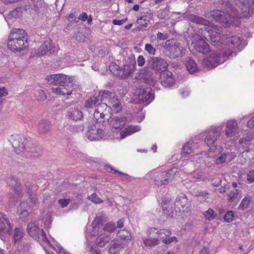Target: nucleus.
<instances>
[{"mask_svg": "<svg viewBox=\"0 0 254 254\" xmlns=\"http://www.w3.org/2000/svg\"><path fill=\"white\" fill-rule=\"evenodd\" d=\"M55 47L51 43V41H45L43 44L40 47L37 55L38 56H43L47 53H49L50 54H53L55 52Z\"/></svg>", "mask_w": 254, "mask_h": 254, "instance_id": "b1692460", "label": "nucleus"}, {"mask_svg": "<svg viewBox=\"0 0 254 254\" xmlns=\"http://www.w3.org/2000/svg\"><path fill=\"white\" fill-rule=\"evenodd\" d=\"M144 49L146 51L152 55H155L156 52V49L150 44H145Z\"/></svg>", "mask_w": 254, "mask_h": 254, "instance_id": "13d9d810", "label": "nucleus"}, {"mask_svg": "<svg viewBox=\"0 0 254 254\" xmlns=\"http://www.w3.org/2000/svg\"><path fill=\"white\" fill-rule=\"evenodd\" d=\"M186 67L190 74H194L198 71V68L194 61L191 58L188 59L186 62Z\"/></svg>", "mask_w": 254, "mask_h": 254, "instance_id": "c9c22d12", "label": "nucleus"}, {"mask_svg": "<svg viewBox=\"0 0 254 254\" xmlns=\"http://www.w3.org/2000/svg\"><path fill=\"white\" fill-rule=\"evenodd\" d=\"M77 85L75 83L72 77L66 76L64 75V89L68 90L66 93L64 92V96L71 95L73 90L77 88Z\"/></svg>", "mask_w": 254, "mask_h": 254, "instance_id": "393cba45", "label": "nucleus"}, {"mask_svg": "<svg viewBox=\"0 0 254 254\" xmlns=\"http://www.w3.org/2000/svg\"><path fill=\"white\" fill-rule=\"evenodd\" d=\"M239 131L238 124L235 120H230L226 122L225 135L228 138L233 137L238 134Z\"/></svg>", "mask_w": 254, "mask_h": 254, "instance_id": "412c9836", "label": "nucleus"}, {"mask_svg": "<svg viewBox=\"0 0 254 254\" xmlns=\"http://www.w3.org/2000/svg\"><path fill=\"white\" fill-rule=\"evenodd\" d=\"M140 130V127L139 126H130L121 132V137L123 139L126 136L138 131Z\"/></svg>", "mask_w": 254, "mask_h": 254, "instance_id": "f704fd0d", "label": "nucleus"}, {"mask_svg": "<svg viewBox=\"0 0 254 254\" xmlns=\"http://www.w3.org/2000/svg\"><path fill=\"white\" fill-rule=\"evenodd\" d=\"M178 240L176 237L173 236L171 237L166 238L162 241L164 244H169L173 242H177Z\"/></svg>", "mask_w": 254, "mask_h": 254, "instance_id": "69168bd1", "label": "nucleus"}, {"mask_svg": "<svg viewBox=\"0 0 254 254\" xmlns=\"http://www.w3.org/2000/svg\"><path fill=\"white\" fill-rule=\"evenodd\" d=\"M247 180L249 183L254 182V170L250 171L247 175Z\"/></svg>", "mask_w": 254, "mask_h": 254, "instance_id": "774afa93", "label": "nucleus"}, {"mask_svg": "<svg viewBox=\"0 0 254 254\" xmlns=\"http://www.w3.org/2000/svg\"><path fill=\"white\" fill-rule=\"evenodd\" d=\"M160 81L162 86L169 87L174 85L175 80L172 72L167 70L160 72Z\"/></svg>", "mask_w": 254, "mask_h": 254, "instance_id": "aec40b11", "label": "nucleus"}, {"mask_svg": "<svg viewBox=\"0 0 254 254\" xmlns=\"http://www.w3.org/2000/svg\"><path fill=\"white\" fill-rule=\"evenodd\" d=\"M165 172L158 174L155 178L154 183L157 186H162L168 184V181L166 178Z\"/></svg>", "mask_w": 254, "mask_h": 254, "instance_id": "58836bf2", "label": "nucleus"}, {"mask_svg": "<svg viewBox=\"0 0 254 254\" xmlns=\"http://www.w3.org/2000/svg\"><path fill=\"white\" fill-rule=\"evenodd\" d=\"M148 65L155 71H164L167 70L168 64L164 59L160 57H151L147 61Z\"/></svg>", "mask_w": 254, "mask_h": 254, "instance_id": "f3484780", "label": "nucleus"}, {"mask_svg": "<svg viewBox=\"0 0 254 254\" xmlns=\"http://www.w3.org/2000/svg\"><path fill=\"white\" fill-rule=\"evenodd\" d=\"M46 80L49 84L55 86H64V75L63 74H54L48 76Z\"/></svg>", "mask_w": 254, "mask_h": 254, "instance_id": "cd10ccee", "label": "nucleus"}, {"mask_svg": "<svg viewBox=\"0 0 254 254\" xmlns=\"http://www.w3.org/2000/svg\"><path fill=\"white\" fill-rule=\"evenodd\" d=\"M191 40V47L198 52L206 54L210 51L209 45L200 35H194Z\"/></svg>", "mask_w": 254, "mask_h": 254, "instance_id": "ddd939ff", "label": "nucleus"}, {"mask_svg": "<svg viewBox=\"0 0 254 254\" xmlns=\"http://www.w3.org/2000/svg\"><path fill=\"white\" fill-rule=\"evenodd\" d=\"M193 143L192 141H188L183 147L181 155L183 157H186L188 155L193 153Z\"/></svg>", "mask_w": 254, "mask_h": 254, "instance_id": "e433bc0d", "label": "nucleus"}, {"mask_svg": "<svg viewBox=\"0 0 254 254\" xmlns=\"http://www.w3.org/2000/svg\"><path fill=\"white\" fill-rule=\"evenodd\" d=\"M177 173L178 169L177 168H172L167 172H165L166 175L165 176L168 181V184L174 179Z\"/></svg>", "mask_w": 254, "mask_h": 254, "instance_id": "8fccbe9b", "label": "nucleus"}, {"mask_svg": "<svg viewBox=\"0 0 254 254\" xmlns=\"http://www.w3.org/2000/svg\"><path fill=\"white\" fill-rule=\"evenodd\" d=\"M153 70L148 66L141 73L142 76L143 77V82L147 84L154 85L156 81V71L154 73Z\"/></svg>", "mask_w": 254, "mask_h": 254, "instance_id": "5701e85b", "label": "nucleus"}, {"mask_svg": "<svg viewBox=\"0 0 254 254\" xmlns=\"http://www.w3.org/2000/svg\"><path fill=\"white\" fill-rule=\"evenodd\" d=\"M115 94L108 90H102L97 95L87 100L85 103V108L87 109L95 108L93 117L96 122L103 123L111 117V108L102 101L115 97Z\"/></svg>", "mask_w": 254, "mask_h": 254, "instance_id": "f03ea898", "label": "nucleus"}, {"mask_svg": "<svg viewBox=\"0 0 254 254\" xmlns=\"http://www.w3.org/2000/svg\"><path fill=\"white\" fill-rule=\"evenodd\" d=\"M78 204L75 202H72L69 208L64 209V212H68L77 209Z\"/></svg>", "mask_w": 254, "mask_h": 254, "instance_id": "680f3d73", "label": "nucleus"}, {"mask_svg": "<svg viewBox=\"0 0 254 254\" xmlns=\"http://www.w3.org/2000/svg\"><path fill=\"white\" fill-rule=\"evenodd\" d=\"M136 62L134 57H129L124 63V67L121 68L118 65L112 64L110 65V69L116 76L121 79H126L134 72Z\"/></svg>", "mask_w": 254, "mask_h": 254, "instance_id": "423d86ee", "label": "nucleus"}, {"mask_svg": "<svg viewBox=\"0 0 254 254\" xmlns=\"http://www.w3.org/2000/svg\"><path fill=\"white\" fill-rule=\"evenodd\" d=\"M222 128L217 127H212L208 132L205 138V142L208 146H211L209 149V152H214L215 149L213 147L215 142L219 137L221 134Z\"/></svg>", "mask_w": 254, "mask_h": 254, "instance_id": "2eb2a0df", "label": "nucleus"}, {"mask_svg": "<svg viewBox=\"0 0 254 254\" xmlns=\"http://www.w3.org/2000/svg\"><path fill=\"white\" fill-rule=\"evenodd\" d=\"M67 116L69 119L77 121L83 119V113L77 108H71L67 112Z\"/></svg>", "mask_w": 254, "mask_h": 254, "instance_id": "7c9ffc66", "label": "nucleus"}, {"mask_svg": "<svg viewBox=\"0 0 254 254\" xmlns=\"http://www.w3.org/2000/svg\"><path fill=\"white\" fill-rule=\"evenodd\" d=\"M156 230V228H151L149 230L148 238H143L142 241L145 246L151 247L159 244V240L154 234Z\"/></svg>", "mask_w": 254, "mask_h": 254, "instance_id": "4be33fe9", "label": "nucleus"}, {"mask_svg": "<svg viewBox=\"0 0 254 254\" xmlns=\"http://www.w3.org/2000/svg\"><path fill=\"white\" fill-rule=\"evenodd\" d=\"M208 13L205 14V18L190 13H184V18L187 20L196 23L199 25H204L208 27L205 28L203 36L214 46L219 47L224 43L225 37L227 35L226 29L212 24L207 16Z\"/></svg>", "mask_w": 254, "mask_h": 254, "instance_id": "f257e3e1", "label": "nucleus"}, {"mask_svg": "<svg viewBox=\"0 0 254 254\" xmlns=\"http://www.w3.org/2000/svg\"><path fill=\"white\" fill-rule=\"evenodd\" d=\"M124 249L123 245L118 240H114L111 242L108 250L109 254H119Z\"/></svg>", "mask_w": 254, "mask_h": 254, "instance_id": "c756f323", "label": "nucleus"}, {"mask_svg": "<svg viewBox=\"0 0 254 254\" xmlns=\"http://www.w3.org/2000/svg\"><path fill=\"white\" fill-rule=\"evenodd\" d=\"M88 198L94 203H101L103 202V200L100 198L96 193H93L88 196Z\"/></svg>", "mask_w": 254, "mask_h": 254, "instance_id": "5fc2aeb1", "label": "nucleus"}, {"mask_svg": "<svg viewBox=\"0 0 254 254\" xmlns=\"http://www.w3.org/2000/svg\"><path fill=\"white\" fill-rule=\"evenodd\" d=\"M193 178L194 179V180L196 181H203L205 182L207 180H208V179L207 177L203 176L200 174H195L193 176Z\"/></svg>", "mask_w": 254, "mask_h": 254, "instance_id": "e2e57ef3", "label": "nucleus"}, {"mask_svg": "<svg viewBox=\"0 0 254 254\" xmlns=\"http://www.w3.org/2000/svg\"><path fill=\"white\" fill-rule=\"evenodd\" d=\"M7 183L9 186L13 188L14 191L18 194L22 196L26 194L28 196L31 202L36 204L37 202L38 198L36 194L31 190V186L29 185H25V190L22 192L19 180L15 178H9L7 180Z\"/></svg>", "mask_w": 254, "mask_h": 254, "instance_id": "6e6552de", "label": "nucleus"}, {"mask_svg": "<svg viewBox=\"0 0 254 254\" xmlns=\"http://www.w3.org/2000/svg\"><path fill=\"white\" fill-rule=\"evenodd\" d=\"M111 238L110 235H108L107 233L101 231V233L96 239L97 246L101 248L103 247L107 243L109 242Z\"/></svg>", "mask_w": 254, "mask_h": 254, "instance_id": "473e14b6", "label": "nucleus"}, {"mask_svg": "<svg viewBox=\"0 0 254 254\" xmlns=\"http://www.w3.org/2000/svg\"><path fill=\"white\" fill-rule=\"evenodd\" d=\"M30 249V245L28 243L24 242L18 246L17 251L23 253L28 252Z\"/></svg>", "mask_w": 254, "mask_h": 254, "instance_id": "603ef678", "label": "nucleus"}, {"mask_svg": "<svg viewBox=\"0 0 254 254\" xmlns=\"http://www.w3.org/2000/svg\"><path fill=\"white\" fill-rule=\"evenodd\" d=\"M164 48L165 49V54L170 59L181 58L185 53V50L181 44L172 39L166 41Z\"/></svg>", "mask_w": 254, "mask_h": 254, "instance_id": "1a4fd4ad", "label": "nucleus"}, {"mask_svg": "<svg viewBox=\"0 0 254 254\" xmlns=\"http://www.w3.org/2000/svg\"><path fill=\"white\" fill-rule=\"evenodd\" d=\"M29 207V205L26 202H25L24 201H22L20 203L17 211L23 217H26L28 216L29 214V212H28V209Z\"/></svg>", "mask_w": 254, "mask_h": 254, "instance_id": "79ce46f5", "label": "nucleus"}, {"mask_svg": "<svg viewBox=\"0 0 254 254\" xmlns=\"http://www.w3.org/2000/svg\"><path fill=\"white\" fill-rule=\"evenodd\" d=\"M194 195L197 196L205 197L208 195V192L206 190H197L194 191Z\"/></svg>", "mask_w": 254, "mask_h": 254, "instance_id": "338daca9", "label": "nucleus"}, {"mask_svg": "<svg viewBox=\"0 0 254 254\" xmlns=\"http://www.w3.org/2000/svg\"><path fill=\"white\" fill-rule=\"evenodd\" d=\"M153 14L151 10L147 9H143L137 17V29L142 30L148 26V23L152 19Z\"/></svg>", "mask_w": 254, "mask_h": 254, "instance_id": "dca6fc26", "label": "nucleus"}, {"mask_svg": "<svg viewBox=\"0 0 254 254\" xmlns=\"http://www.w3.org/2000/svg\"><path fill=\"white\" fill-rule=\"evenodd\" d=\"M107 122L110 125V128L113 131H117L118 129L123 128L126 124L127 119L123 117H117L111 115V118Z\"/></svg>", "mask_w": 254, "mask_h": 254, "instance_id": "a211bd4d", "label": "nucleus"}, {"mask_svg": "<svg viewBox=\"0 0 254 254\" xmlns=\"http://www.w3.org/2000/svg\"><path fill=\"white\" fill-rule=\"evenodd\" d=\"M62 86L53 87L51 88L52 92L55 93L57 95H63V88Z\"/></svg>", "mask_w": 254, "mask_h": 254, "instance_id": "0e129e2a", "label": "nucleus"}, {"mask_svg": "<svg viewBox=\"0 0 254 254\" xmlns=\"http://www.w3.org/2000/svg\"><path fill=\"white\" fill-rule=\"evenodd\" d=\"M203 215L206 220L210 221L216 218L217 213L213 209L209 208L203 213Z\"/></svg>", "mask_w": 254, "mask_h": 254, "instance_id": "49530a36", "label": "nucleus"}, {"mask_svg": "<svg viewBox=\"0 0 254 254\" xmlns=\"http://www.w3.org/2000/svg\"><path fill=\"white\" fill-rule=\"evenodd\" d=\"M233 54L236 56L235 52L225 47L222 51L219 52H212L208 57L203 60V65L207 68H214L219 64L225 62L227 58L233 57Z\"/></svg>", "mask_w": 254, "mask_h": 254, "instance_id": "39448f33", "label": "nucleus"}, {"mask_svg": "<svg viewBox=\"0 0 254 254\" xmlns=\"http://www.w3.org/2000/svg\"><path fill=\"white\" fill-rule=\"evenodd\" d=\"M227 4L228 10L226 12L219 9L211 11L210 14L212 18L216 21L229 25L233 21L234 16L229 8Z\"/></svg>", "mask_w": 254, "mask_h": 254, "instance_id": "9b49d317", "label": "nucleus"}, {"mask_svg": "<svg viewBox=\"0 0 254 254\" xmlns=\"http://www.w3.org/2000/svg\"><path fill=\"white\" fill-rule=\"evenodd\" d=\"M43 222L45 228L48 229L51 227V223L52 222V213L48 212L43 217Z\"/></svg>", "mask_w": 254, "mask_h": 254, "instance_id": "3c124183", "label": "nucleus"}, {"mask_svg": "<svg viewBox=\"0 0 254 254\" xmlns=\"http://www.w3.org/2000/svg\"><path fill=\"white\" fill-rule=\"evenodd\" d=\"M27 232L30 237L41 245L47 244L49 246H51L43 229H40L35 223L30 222L28 224Z\"/></svg>", "mask_w": 254, "mask_h": 254, "instance_id": "9d476101", "label": "nucleus"}, {"mask_svg": "<svg viewBox=\"0 0 254 254\" xmlns=\"http://www.w3.org/2000/svg\"><path fill=\"white\" fill-rule=\"evenodd\" d=\"M25 233L20 227H16L13 231L12 238L14 243H18L24 237Z\"/></svg>", "mask_w": 254, "mask_h": 254, "instance_id": "a19ab883", "label": "nucleus"}, {"mask_svg": "<svg viewBox=\"0 0 254 254\" xmlns=\"http://www.w3.org/2000/svg\"><path fill=\"white\" fill-rule=\"evenodd\" d=\"M86 249L88 251H89L91 254H101L100 251L98 249V248L96 249V246L94 247L92 246V243L88 244L86 247Z\"/></svg>", "mask_w": 254, "mask_h": 254, "instance_id": "6e6d98bb", "label": "nucleus"}, {"mask_svg": "<svg viewBox=\"0 0 254 254\" xmlns=\"http://www.w3.org/2000/svg\"><path fill=\"white\" fill-rule=\"evenodd\" d=\"M8 141L17 154L25 152L26 150H28L30 145H33L32 138L22 134L11 135L8 137Z\"/></svg>", "mask_w": 254, "mask_h": 254, "instance_id": "0eeeda50", "label": "nucleus"}, {"mask_svg": "<svg viewBox=\"0 0 254 254\" xmlns=\"http://www.w3.org/2000/svg\"><path fill=\"white\" fill-rule=\"evenodd\" d=\"M116 229V227L115 224L110 222L107 223L101 231L104 233H107L108 235H110L111 237H112V235Z\"/></svg>", "mask_w": 254, "mask_h": 254, "instance_id": "c03bdc74", "label": "nucleus"}, {"mask_svg": "<svg viewBox=\"0 0 254 254\" xmlns=\"http://www.w3.org/2000/svg\"><path fill=\"white\" fill-rule=\"evenodd\" d=\"M12 226L5 215L0 213V235L12 234Z\"/></svg>", "mask_w": 254, "mask_h": 254, "instance_id": "6ab92c4d", "label": "nucleus"}, {"mask_svg": "<svg viewBox=\"0 0 254 254\" xmlns=\"http://www.w3.org/2000/svg\"><path fill=\"white\" fill-rule=\"evenodd\" d=\"M162 208L163 213L167 218H172L174 213L173 203L169 198H164L162 201Z\"/></svg>", "mask_w": 254, "mask_h": 254, "instance_id": "a878e982", "label": "nucleus"}, {"mask_svg": "<svg viewBox=\"0 0 254 254\" xmlns=\"http://www.w3.org/2000/svg\"><path fill=\"white\" fill-rule=\"evenodd\" d=\"M188 204V199L185 196H181L177 197L174 203V208L181 211V208H184ZM177 211V210H176Z\"/></svg>", "mask_w": 254, "mask_h": 254, "instance_id": "72a5a7b5", "label": "nucleus"}, {"mask_svg": "<svg viewBox=\"0 0 254 254\" xmlns=\"http://www.w3.org/2000/svg\"><path fill=\"white\" fill-rule=\"evenodd\" d=\"M79 20L81 21H87V23L90 24L92 22V16L91 15H88L85 12H82L77 17H75V21L78 22Z\"/></svg>", "mask_w": 254, "mask_h": 254, "instance_id": "a18cd8bd", "label": "nucleus"}, {"mask_svg": "<svg viewBox=\"0 0 254 254\" xmlns=\"http://www.w3.org/2000/svg\"><path fill=\"white\" fill-rule=\"evenodd\" d=\"M224 39L225 41L223 44H225L232 48H238L239 50L241 49L240 46L242 43V39L240 37L237 36H226Z\"/></svg>", "mask_w": 254, "mask_h": 254, "instance_id": "bb28decb", "label": "nucleus"}, {"mask_svg": "<svg viewBox=\"0 0 254 254\" xmlns=\"http://www.w3.org/2000/svg\"><path fill=\"white\" fill-rule=\"evenodd\" d=\"M119 237L123 241L126 242L130 241L131 240V236L130 233L126 230H121L118 233Z\"/></svg>", "mask_w": 254, "mask_h": 254, "instance_id": "09e8293b", "label": "nucleus"}, {"mask_svg": "<svg viewBox=\"0 0 254 254\" xmlns=\"http://www.w3.org/2000/svg\"><path fill=\"white\" fill-rule=\"evenodd\" d=\"M101 225V220L98 217H96L94 221L92 222V227L94 229V231L92 232L91 235L94 236L95 235V232L94 231L99 229L100 226Z\"/></svg>", "mask_w": 254, "mask_h": 254, "instance_id": "864d4df0", "label": "nucleus"}, {"mask_svg": "<svg viewBox=\"0 0 254 254\" xmlns=\"http://www.w3.org/2000/svg\"><path fill=\"white\" fill-rule=\"evenodd\" d=\"M233 16L239 18H249L254 10V0H226Z\"/></svg>", "mask_w": 254, "mask_h": 254, "instance_id": "7ed1b4c3", "label": "nucleus"}, {"mask_svg": "<svg viewBox=\"0 0 254 254\" xmlns=\"http://www.w3.org/2000/svg\"><path fill=\"white\" fill-rule=\"evenodd\" d=\"M171 234V233L170 231L165 229L160 230L159 231L157 230L156 232H154V234L158 238V240L160 239L163 240L166 238L169 237Z\"/></svg>", "mask_w": 254, "mask_h": 254, "instance_id": "de8ad7c7", "label": "nucleus"}, {"mask_svg": "<svg viewBox=\"0 0 254 254\" xmlns=\"http://www.w3.org/2000/svg\"><path fill=\"white\" fill-rule=\"evenodd\" d=\"M234 213L232 211H228L224 216V220L228 222H231L233 220Z\"/></svg>", "mask_w": 254, "mask_h": 254, "instance_id": "bf43d9fd", "label": "nucleus"}, {"mask_svg": "<svg viewBox=\"0 0 254 254\" xmlns=\"http://www.w3.org/2000/svg\"><path fill=\"white\" fill-rule=\"evenodd\" d=\"M239 192V190L235 189L231 190L228 194V200L230 205L235 206L236 204L237 203V198Z\"/></svg>", "mask_w": 254, "mask_h": 254, "instance_id": "ea45409f", "label": "nucleus"}, {"mask_svg": "<svg viewBox=\"0 0 254 254\" xmlns=\"http://www.w3.org/2000/svg\"><path fill=\"white\" fill-rule=\"evenodd\" d=\"M37 129L39 134H48L50 131V122L45 120L40 121L38 124Z\"/></svg>", "mask_w": 254, "mask_h": 254, "instance_id": "2f4dec72", "label": "nucleus"}, {"mask_svg": "<svg viewBox=\"0 0 254 254\" xmlns=\"http://www.w3.org/2000/svg\"><path fill=\"white\" fill-rule=\"evenodd\" d=\"M27 156L31 158H36L40 156L42 153V149L40 146H38L33 141V145H30L28 150H26Z\"/></svg>", "mask_w": 254, "mask_h": 254, "instance_id": "c85d7f7f", "label": "nucleus"}, {"mask_svg": "<svg viewBox=\"0 0 254 254\" xmlns=\"http://www.w3.org/2000/svg\"><path fill=\"white\" fill-rule=\"evenodd\" d=\"M226 157L227 154L225 153H223L216 159V163L218 165L224 163L226 161Z\"/></svg>", "mask_w": 254, "mask_h": 254, "instance_id": "052dcab7", "label": "nucleus"}, {"mask_svg": "<svg viewBox=\"0 0 254 254\" xmlns=\"http://www.w3.org/2000/svg\"><path fill=\"white\" fill-rule=\"evenodd\" d=\"M135 92L138 100L146 105L154 99V94L150 87L141 86L137 88Z\"/></svg>", "mask_w": 254, "mask_h": 254, "instance_id": "f8f14e48", "label": "nucleus"}, {"mask_svg": "<svg viewBox=\"0 0 254 254\" xmlns=\"http://www.w3.org/2000/svg\"><path fill=\"white\" fill-rule=\"evenodd\" d=\"M36 97L37 100L43 101L47 99V95L44 91L40 90L38 91L36 94Z\"/></svg>", "mask_w": 254, "mask_h": 254, "instance_id": "4d7b16f0", "label": "nucleus"}, {"mask_svg": "<svg viewBox=\"0 0 254 254\" xmlns=\"http://www.w3.org/2000/svg\"><path fill=\"white\" fill-rule=\"evenodd\" d=\"M28 35L26 31L20 28L11 31L7 41L8 48L13 52H21L28 47Z\"/></svg>", "mask_w": 254, "mask_h": 254, "instance_id": "20e7f679", "label": "nucleus"}, {"mask_svg": "<svg viewBox=\"0 0 254 254\" xmlns=\"http://www.w3.org/2000/svg\"><path fill=\"white\" fill-rule=\"evenodd\" d=\"M252 139L253 136L252 135L246 134L239 139L238 143L241 145L243 149H248L249 147L250 143Z\"/></svg>", "mask_w": 254, "mask_h": 254, "instance_id": "4c0bfd02", "label": "nucleus"}, {"mask_svg": "<svg viewBox=\"0 0 254 254\" xmlns=\"http://www.w3.org/2000/svg\"><path fill=\"white\" fill-rule=\"evenodd\" d=\"M97 122L95 125H91L86 133L87 138L90 140H99L105 137L104 126L102 125L100 127Z\"/></svg>", "mask_w": 254, "mask_h": 254, "instance_id": "4468645a", "label": "nucleus"}, {"mask_svg": "<svg viewBox=\"0 0 254 254\" xmlns=\"http://www.w3.org/2000/svg\"><path fill=\"white\" fill-rule=\"evenodd\" d=\"M252 200V196H247L245 197L240 203L238 208L242 210L247 209L250 206Z\"/></svg>", "mask_w": 254, "mask_h": 254, "instance_id": "37998d69", "label": "nucleus"}]
</instances>
